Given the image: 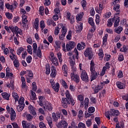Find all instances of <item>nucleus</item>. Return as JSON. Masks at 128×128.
<instances>
[{
  "instance_id": "obj_1",
  "label": "nucleus",
  "mask_w": 128,
  "mask_h": 128,
  "mask_svg": "<svg viewBox=\"0 0 128 128\" xmlns=\"http://www.w3.org/2000/svg\"><path fill=\"white\" fill-rule=\"evenodd\" d=\"M65 94L66 98H62L61 102L62 106L64 108H68V104H71L72 106H74L76 102H74V100L72 99V95H70L68 90H66Z\"/></svg>"
},
{
  "instance_id": "obj_2",
  "label": "nucleus",
  "mask_w": 128,
  "mask_h": 128,
  "mask_svg": "<svg viewBox=\"0 0 128 128\" xmlns=\"http://www.w3.org/2000/svg\"><path fill=\"white\" fill-rule=\"evenodd\" d=\"M84 54L86 58H88V60H92L94 54H92V49L91 48H87L86 50L84 52Z\"/></svg>"
},
{
  "instance_id": "obj_3",
  "label": "nucleus",
  "mask_w": 128,
  "mask_h": 128,
  "mask_svg": "<svg viewBox=\"0 0 128 128\" xmlns=\"http://www.w3.org/2000/svg\"><path fill=\"white\" fill-rule=\"evenodd\" d=\"M74 56H72V59L70 58V64L72 66H74V64H76V62H74V58H76V60H78V50L76 48H75L74 50Z\"/></svg>"
},
{
  "instance_id": "obj_4",
  "label": "nucleus",
  "mask_w": 128,
  "mask_h": 128,
  "mask_svg": "<svg viewBox=\"0 0 128 128\" xmlns=\"http://www.w3.org/2000/svg\"><path fill=\"white\" fill-rule=\"evenodd\" d=\"M9 28L13 34H16L17 36L18 34H22V31L16 26H10Z\"/></svg>"
},
{
  "instance_id": "obj_5",
  "label": "nucleus",
  "mask_w": 128,
  "mask_h": 128,
  "mask_svg": "<svg viewBox=\"0 0 128 128\" xmlns=\"http://www.w3.org/2000/svg\"><path fill=\"white\" fill-rule=\"evenodd\" d=\"M74 46H76V42L73 41H70L66 44V50L67 52H70Z\"/></svg>"
},
{
  "instance_id": "obj_6",
  "label": "nucleus",
  "mask_w": 128,
  "mask_h": 128,
  "mask_svg": "<svg viewBox=\"0 0 128 128\" xmlns=\"http://www.w3.org/2000/svg\"><path fill=\"white\" fill-rule=\"evenodd\" d=\"M42 106L45 111L48 110L49 112H52V104L48 102H45V103L43 104Z\"/></svg>"
},
{
  "instance_id": "obj_7",
  "label": "nucleus",
  "mask_w": 128,
  "mask_h": 128,
  "mask_svg": "<svg viewBox=\"0 0 128 128\" xmlns=\"http://www.w3.org/2000/svg\"><path fill=\"white\" fill-rule=\"evenodd\" d=\"M90 104V99L88 98H86L84 101H81L80 106L81 108H84V109L88 110V104Z\"/></svg>"
},
{
  "instance_id": "obj_8",
  "label": "nucleus",
  "mask_w": 128,
  "mask_h": 128,
  "mask_svg": "<svg viewBox=\"0 0 128 128\" xmlns=\"http://www.w3.org/2000/svg\"><path fill=\"white\" fill-rule=\"evenodd\" d=\"M68 124L66 122V121L62 120L58 123L56 126L61 128H68Z\"/></svg>"
},
{
  "instance_id": "obj_9",
  "label": "nucleus",
  "mask_w": 128,
  "mask_h": 128,
  "mask_svg": "<svg viewBox=\"0 0 128 128\" xmlns=\"http://www.w3.org/2000/svg\"><path fill=\"white\" fill-rule=\"evenodd\" d=\"M71 79L75 82H80V76L76 73L70 74Z\"/></svg>"
},
{
  "instance_id": "obj_10",
  "label": "nucleus",
  "mask_w": 128,
  "mask_h": 128,
  "mask_svg": "<svg viewBox=\"0 0 128 128\" xmlns=\"http://www.w3.org/2000/svg\"><path fill=\"white\" fill-rule=\"evenodd\" d=\"M106 0H104L103 1L100 2L99 9L98 8V7L95 8V10L96 12L100 14V12H102V10H104V4H106Z\"/></svg>"
},
{
  "instance_id": "obj_11",
  "label": "nucleus",
  "mask_w": 128,
  "mask_h": 128,
  "mask_svg": "<svg viewBox=\"0 0 128 128\" xmlns=\"http://www.w3.org/2000/svg\"><path fill=\"white\" fill-rule=\"evenodd\" d=\"M81 80L84 82H88V76L86 70H83L81 73Z\"/></svg>"
},
{
  "instance_id": "obj_12",
  "label": "nucleus",
  "mask_w": 128,
  "mask_h": 128,
  "mask_svg": "<svg viewBox=\"0 0 128 128\" xmlns=\"http://www.w3.org/2000/svg\"><path fill=\"white\" fill-rule=\"evenodd\" d=\"M68 32V30L66 29V26H64L62 29V34L59 36L60 40H64V36H66V34Z\"/></svg>"
},
{
  "instance_id": "obj_13",
  "label": "nucleus",
  "mask_w": 128,
  "mask_h": 128,
  "mask_svg": "<svg viewBox=\"0 0 128 128\" xmlns=\"http://www.w3.org/2000/svg\"><path fill=\"white\" fill-rule=\"evenodd\" d=\"M90 72V82H92L94 80H96L98 78V72L96 70H91Z\"/></svg>"
},
{
  "instance_id": "obj_14",
  "label": "nucleus",
  "mask_w": 128,
  "mask_h": 128,
  "mask_svg": "<svg viewBox=\"0 0 128 128\" xmlns=\"http://www.w3.org/2000/svg\"><path fill=\"white\" fill-rule=\"evenodd\" d=\"M50 84H52V88L56 92H58V88H60V84H58V82H57L55 84L54 82H50Z\"/></svg>"
},
{
  "instance_id": "obj_15",
  "label": "nucleus",
  "mask_w": 128,
  "mask_h": 128,
  "mask_svg": "<svg viewBox=\"0 0 128 128\" xmlns=\"http://www.w3.org/2000/svg\"><path fill=\"white\" fill-rule=\"evenodd\" d=\"M10 110V118L11 120L13 122V120H16V112L14 111V108H11Z\"/></svg>"
},
{
  "instance_id": "obj_16",
  "label": "nucleus",
  "mask_w": 128,
  "mask_h": 128,
  "mask_svg": "<svg viewBox=\"0 0 128 128\" xmlns=\"http://www.w3.org/2000/svg\"><path fill=\"white\" fill-rule=\"evenodd\" d=\"M28 108L31 114H32L33 116H36V112L35 108L34 106H32L30 105Z\"/></svg>"
},
{
  "instance_id": "obj_17",
  "label": "nucleus",
  "mask_w": 128,
  "mask_h": 128,
  "mask_svg": "<svg viewBox=\"0 0 128 128\" xmlns=\"http://www.w3.org/2000/svg\"><path fill=\"white\" fill-rule=\"evenodd\" d=\"M110 114L112 116H118L120 114V112L118 110L112 109L110 110Z\"/></svg>"
},
{
  "instance_id": "obj_18",
  "label": "nucleus",
  "mask_w": 128,
  "mask_h": 128,
  "mask_svg": "<svg viewBox=\"0 0 128 128\" xmlns=\"http://www.w3.org/2000/svg\"><path fill=\"white\" fill-rule=\"evenodd\" d=\"M51 74L50 76H52V78H54L56 76V67L54 66H52L51 67Z\"/></svg>"
},
{
  "instance_id": "obj_19",
  "label": "nucleus",
  "mask_w": 128,
  "mask_h": 128,
  "mask_svg": "<svg viewBox=\"0 0 128 128\" xmlns=\"http://www.w3.org/2000/svg\"><path fill=\"white\" fill-rule=\"evenodd\" d=\"M116 84L118 88H120V90H122L124 88H126L124 84L120 82H116Z\"/></svg>"
},
{
  "instance_id": "obj_20",
  "label": "nucleus",
  "mask_w": 128,
  "mask_h": 128,
  "mask_svg": "<svg viewBox=\"0 0 128 128\" xmlns=\"http://www.w3.org/2000/svg\"><path fill=\"white\" fill-rule=\"evenodd\" d=\"M30 126H32V124L30 122L27 123L26 121H22V126L24 128H30Z\"/></svg>"
},
{
  "instance_id": "obj_21",
  "label": "nucleus",
  "mask_w": 128,
  "mask_h": 128,
  "mask_svg": "<svg viewBox=\"0 0 128 128\" xmlns=\"http://www.w3.org/2000/svg\"><path fill=\"white\" fill-rule=\"evenodd\" d=\"M52 118L54 120V122H58V118H60V114H56L55 112H53L52 114Z\"/></svg>"
},
{
  "instance_id": "obj_22",
  "label": "nucleus",
  "mask_w": 128,
  "mask_h": 128,
  "mask_svg": "<svg viewBox=\"0 0 128 128\" xmlns=\"http://www.w3.org/2000/svg\"><path fill=\"white\" fill-rule=\"evenodd\" d=\"M120 18L118 16H116L115 22L114 23V28H117L120 24Z\"/></svg>"
},
{
  "instance_id": "obj_23",
  "label": "nucleus",
  "mask_w": 128,
  "mask_h": 128,
  "mask_svg": "<svg viewBox=\"0 0 128 128\" xmlns=\"http://www.w3.org/2000/svg\"><path fill=\"white\" fill-rule=\"evenodd\" d=\"M114 10L116 12V13L114 16H120V5H117L114 8Z\"/></svg>"
},
{
  "instance_id": "obj_24",
  "label": "nucleus",
  "mask_w": 128,
  "mask_h": 128,
  "mask_svg": "<svg viewBox=\"0 0 128 128\" xmlns=\"http://www.w3.org/2000/svg\"><path fill=\"white\" fill-rule=\"evenodd\" d=\"M38 98H39V102H38V104L39 106H44V97L42 96H39Z\"/></svg>"
},
{
  "instance_id": "obj_25",
  "label": "nucleus",
  "mask_w": 128,
  "mask_h": 128,
  "mask_svg": "<svg viewBox=\"0 0 128 128\" xmlns=\"http://www.w3.org/2000/svg\"><path fill=\"white\" fill-rule=\"evenodd\" d=\"M47 24L48 26H56V22H54V20H52V19H48L47 20Z\"/></svg>"
},
{
  "instance_id": "obj_26",
  "label": "nucleus",
  "mask_w": 128,
  "mask_h": 128,
  "mask_svg": "<svg viewBox=\"0 0 128 128\" xmlns=\"http://www.w3.org/2000/svg\"><path fill=\"white\" fill-rule=\"evenodd\" d=\"M122 26H118L117 28H116L114 30V32H116V34H120V32H122Z\"/></svg>"
},
{
  "instance_id": "obj_27",
  "label": "nucleus",
  "mask_w": 128,
  "mask_h": 128,
  "mask_svg": "<svg viewBox=\"0 0 128 128\" xmlns=\"http://www.w3.org/2000/svg\"><path fill=\"white\" fill-rule=\"evenodd\" d=\"M2 96L3 98H5L6 100H10V94L6 92H3L2 94Z\"/></svg>"
},
{
  "instance_id": "obj_28",
  "label": "nucleus",
  "mask_w": 128,
  "mask_h": 128,
  "mask_svg": "<svg viewBox=\"0 0 128 128\" xmlns=\"http://www.w3.org/2000/svg\"><path fill=\"white\" fill-rule=\"evenodd\" d=\"M116 20V16H114L112 18H110L108 20V23L107 24V26L110 28V26H112V22H114V20Z\"/></svg>"
},
{
  "instance_id": "obj_29",
  "label": "nucleus",
  "mask_w": 128,
  "mask_h": 128,
  "mask_svg": "<svg viewBox=\"0 0 128 128\" xmlns=\"http://www.w3.org/2000/svg\"><path fill=\"white\" fill-rule=\"evenodd\" d=\"M46 120L48 122L49 126L52 128V119L51 117L48 116L46 118Z\"/></svg>"
},
{
  "instance_id": "obj_30",
  "label": "nucleus",
  "mask_w": 128,
  "mask_h": 128,
  "mask_svg": "<svg viewBox=\"0 0 128 128\" xmlns=\"http://www.w3.org/2000/svg\"><path fill=\"white\" fill-rule=\"evenodd\" d=\"M25 104H19L17 106V110L18 112H22V110L24 108Z\"/></svg>"
},
{
  "instance_id": "obj_31",
  "label": "nucleus",
  "mask_w": 128,
  "mask_h": 128,
  "mask_svg": "<svg viewBox=\"0 0 128 128\" xmlns=\"http://www.w3.org/2000/svg\"><path fill=\"white\" fill-rule=\"evenodd\" d=\"M30 98L32 100H36V92H34L32 90H31Z\"/></svg>"
},
{
  "instance_id": "obj_32",
  "label": "nucleus",
  "mask_w": 128,
  "mask_h": 128,
  "mask_svg": "<svg viewBox=\"0 0 128 128\" xmlns=\"http://www.w3.org/2000/svg\"><path fill=\"white\" fill-rule=\"evenodd\" d=\"M33 26L34 28H36V30H38V18H37L36 19Z\"/></svg>"
},
{
  "instance_id": "obj_33",
  "label": "nucleus",
  "mask_w": 128,
  "mask_h": 128,
  "mask_svg": "<svg viewBox=\"0 0 128 128\" xmlns=\"http://www.w3.org/2000/svg\"><path fill=\"white\" fill-rule=\"evenodd\" d=\"M5 6L8 10H13L14 9V6L13 5L10 4L8 3L6 4Z\"/></svg>"
},
{
  "instance_id": "obj_34",
  "label": "nucleus",
  "mask_w": 128,
  "mask_h": 128,
  "mask_svg": "<svg viewBox=\"0 0 128 128\" xmlns=\"http://www.w3.org/2000/svg\"><path fill=\"white\" fill-rule=\"evenodd\" d=\"M37 54L38 56L40 58H42V50H40V46H38V48L36 54Z\"/></svg>"
},
{
  "instance_id": "obj_35",
  "label": "nucleus",
  "mask_w": 128,
  "mask_h": 128,
  "mask_svg": "<svg viewBox=\"0 0 128 128\" xmlns=\"http://www.w3.org/2000/svg\"><path fill=\"white\" fill-rule=\"evenodd\" d=\"M27 76L30 78L31 80L34 78V74L32 70H27Z\"/></svg>"
},
{
  "instance_id": "obj_36",
  "label": "nucleus",
  "mask_w": 128,
  "mask_h": 128,
  "mask_svg": "<svg viewBox=\"0 0 128 128\" xmlns=\"http://www.w3.org/2000/svg\"><path fill=\"white\" fill-rule=\"evenodd\" d=\"M108 34H106L103 37V42L102 44L104 46L106 45V42H108Z\"/></svg>"
},
{
  "instance_id": "obj_37",
  "label": "nucleus",
  "mask_w": 128,
  "mask_h": 128,
  "mask_svg": "<svg viewBox=\"0 0 128 128\" xmlns=\"http://www.w3.org/2000/svg\"><path fill=\"white\" fill-rule=\"evenodd\" d=\"M99 52V58H100V60H102V58H104V51L102 50V48H100Z\"/></svg>"
},
{
  "instance_id": "obj_38",
  "label": "nucleus",
  "mask_w": 128,
  "mask_h": 128,
  "mask_svg": "<svg viewBox=\"0 0 128 128\" xmlns=\"http://www.w3.org/2000/svg\"><path fill=\"white\" fill-rule=\"evenodd\" d=\"M32 48L34 54H36V50H38V44H36V43L33 44Z\"/></svg>"
},
{
  "instance_id": "obj_39",
  "label": "nucleus",
  "mask_w": 128,
  "mask_h": 128,
  "mask_svg": "<svg viewBox=\"0 0 128 128\" xmlns=\"http://www.w3.org/2000/svg\"><path fill=\"white\" fill-rule=\"evenodd\" d=\"M39 12L41 16H44V7L40 6L39 8Z\"/></svg>"
},
{
  "instance_id": "obj_40",
  "label": "nucleus",
  "mask_w": 128,
  "mask_h": 128,
  "mask_svg": "<svg viewBox=\"0 0 128 128\" xmlns=\"http://www.w3.org/2000/svg\"><path fill=\"white\" fill-rule=\"evenodd\" d=\"M88 22L92 26H94V19L92 18H89L88 19Z\"/></svg>"
},
{
  "instance_id": "obj_41",
  "label": "nucleus",
  "mask_w": 128,
  "mask_h": 128,
  "mask_svg": "<svg viewBox=\"0 0 128 128\" xmlns=\"http://www.w3.org/2000/svg\"><path fill=\"white\" fill-rule=\"evenodd\" d=\"M62 70L63 72L66 74H68V66L66 64L63 65L62 66Z\"/></svg>"
},
{
  "instance_id": "obj_42",
  "label": "nucleus",
  "mask_w": 128,
  "mask_h": 128,
  "mask_svg": "<svg viewBox=\"0 0 128 128\" xmlns=\"http://www.w3.org/2000/svg\"><path fill=\"white\" fill-rule=\"evenodd\" d=\"M83 16L84 12H81L80 14H78L76 17L77 20H78V22L80 21V20H82V18Z\"/></svg>"
},
{
  "instance_id": "obj_43",
  "label": "nucleus",
  "mask_w": 128,
  "mask_h": 128,
  "mask_svg": "<svg viewBox=\"0 0 128 128\" xmlns=\"http://www.w3.org/2000/svg\"><path fill=\"white\" fill-rule=\"evenodd\" d=\"M76 29L78 32H82V23H80V25H78Z\"/></svg>"
},
{
  "instance_id": "obj_44",
  "label": "nucleus",
  "mask_w": 128,
  "mask_h": 128,
  "mask_svg": "<svg viewBox=\"0 0 128 128\" xmlns=\"http://www.w3.org/2000/svg\"><path fill=\"white\" fill-rule=\"evenodd\" d=\"M12 96L14 100H15V102L18 100V95L16 92H13Z\"/></svg>"
},
{
  "instance_id": "obj_45",
  "label": "nucleus",
  "mask_w": 128,
  "mask_h": 128,
  "mask_svg": "<svg viewBox=\"0 0 128 128\" xmlns=\"http://www.w3.org/2000/svg\"><path fill=\"white\" fill-rule=\"evenodd\" d=\"M96 70V68H94V62L92 60L90 64V70Z\"/></svg>"
},
{
  "instance_id": "obj_46",
  "label": "nucleus",
  "mask_w": 128,
  "mask_h": 128,
  "mask_svg": "<svg viewBox=\"0 0 128 128\" xmlns=\"http://www.w3.org/2000/svg\"><path fill=\"white\" fill-rule=\"evenodd\" d=\"M6 16L8 20H12V14L10 12H6Z\"/></svg>"
},
{
  "instance_id": "obj_47",
  "label": "nucleus",
  "mask_w": 128,
  "mask_h": 128,
  "mask_svg": "<svg viewBox=\"0 0 128 128\" xmlns=\"http://www.w3.org/2000/svg\"><path fill=\"white\" fill-rule=\"evenodd\" d=\"M26 118L28 122H32V116L30 114H28L26 115Z\"/></svg>"
},
{
  "instance_id": "obj_48",
  "label": "nucleus",
  "mask_w": 128,
  "mask_h": 128,
  "mask_svg": "<svg viewBox=\"0 0 128 128\" xmlns=\"http://www.w3.org/2000/svg\"><path fill=\"white\" fill-rule=\"evenodd\" d=\"M46 74H50V68L49 66H46Z\"/></svg>"
},
{
  "instance_id": "obj_49",
  "label": "nucleus",
  "mask_w": 128,
  "mask_h": 128,
  "mask_svg": "<svg viewBox=\"0 0 128 128\" xmlns=\"http://www.w3.org/2000/svg\"><path fill=\"white\" fill-rule=\"evenodd\" d=\"M72 30H70L68 32V34L66 36L67 40H72Z\"/></svg>"
},
{
  "instance_id": "obj_50",
  "label": "nucleus",
  "mask_w": 128,
  "mask_h": 128,
  "mask_svg": "<svg viewBox=\"0 0 128 128\" xmlns=\"http://www.w3.org/2000/svg\"><path fill=\"white\" fill-rule=\"evenodd\" d=\"M56 55L58 58L60 62H62V53L58 52L56 54Z\"/></svg>"
},
{
  "instance_id": "obj_51",
  "label": "nucleus",
  "mask_w": 128,
  "mask_h": 128,
  "mask_svg": "<svg viewBox=\"0 0 128 128\" xmlns=\"http://www.w3.org/2000/svg\"><path fill=\"white\" fill-rule=\"evenodd\" d=\"M128 51V48H126V46L124 45L120 49V52H126Z\"/></svg>"
},
{
  "instance_id": "obj_52",
  "label": "nucleus",
  "mask_w": 128,
  "mask_h": 128,
  "mask_svg": "<svg viewBox=\"0 0 128 128\" xmlns=\"http://www.w3.org/2000/svg\"><path fill=\"white\" fill-rule=\"evenodd\" d=\"M77 49L78 50H84V47L81 44L78 43L76 46Z\"/></svg>"
},
{
  "instance_id": "obj_53",
  "label": "nucleus",
  "mask_w": 128,
  "mask_h": 128,
  "mask_svg": "<svg viewBox=\"0 0 128 128\" xmlns=\"http://www.w3.org/2000/svg\"><path fill=\"white\" fill-rule=\"evenodd\" d=\"M60 28L58 26H57L55 28V30H54V34L56 36H58V34H60Z\"/></svg>"
},
{
  "instance_id": "obj_54",
  "label": "nucleus",
  "mask_w": 128,
  "mask_h": 128,
  "mask_svg": "<svg viewBox=\"0 0 128 128\" xmlns=\"http://www.w3.org/2000/svg\"><path fill=\"white\" fill-rule=\"evenodd\" d=\"M18 104H24V97H22L20 98Z\"/></svg>"
},
{
  "instance_id": "obj_55",
  "label": "nucleus",
  "mask_w": 128,
  "mask_h": 128,
  "mask_svg": "<svg viewBox=\"0 0 128 128\" xmlns=\"http://www.w3.org/2000/svg\"><path fill=\"white\" fill-rule=\"evenodd\" d=\"M14 64L15 68H18V66H20V63L18 62V60L16 59L14 60Z\"/></svg>"
},
{
  "instance_id": "obj_56",
  "label": "nucleus",
  "mask_w": 128,
  "mask_h": 128,
  "mask_svg": "<svg viewBox=\"0 0 128 128\" xmlns=\"http://www.w3.org/2000/svg\"><path fill=\"white\" fill-rule=\"evenodd\" d=\"M55 44L56 48H60V42L58 40H56L55 42Z\"/></svg>"
},
{
  "instance_id": "obj_57",
  "label": "nucleus",
  "mask_w": 128,
  "mask_h": 128,
  "mask_svg": "<svg viewBox=\"0 0 128 128\" xmlns=\"http://www.w3.org/2000/svg\"><path fill=\"white\" fill-rule=\"evenodd\" d=\"M92 122L91 120H88L87 121H86V126H88V128L92 126Z\"/></svg>"
},
{
  "instance_id": "obj_58",
  "label": "nucleus",
  "mask_w": 128,
  "mask_h": 128,
  "mask_svg": "<svg viewBox=\"0 0 128 128\" xmlns=\"http://www.w3.org/2000/svg\"><path fill=\"white\" fill-rule=\"evenodd\" d=\"M88 112H89V114H92L93 112H94V108L90 107L88 109Z\"/></svg>"
},
{
  "instance_id": "obj_59",
  "label": "nucleus",
  "mask_w": 128,
  "mask_h": 128,
  "mask_svg": "<svg viewBox=\"0 0 128 128\" xmlns=\"http://www.w3.org/2000/svg\"><path fill=\"white\" fill-rule=\"evenodd\" d=\"M78 127L79 128H86V124L82 122H80L78 124Z\"/></svg>"
},
{
  "instance_id": "obj_60",
  "label": "nucleus",
  "mask_w": 128,
  "mask_h": 128,
  "mask_svg": "<svg viewBox=\"0 0 128 128\" xmlns=\"http://www.w3.org/2000/svg\"><path fill=\"white\" fill-rule=\"evenodd\" d=\"M32 90H34V92H36V90H38V88L36 87V82H33L32 83Z\"/></svg>"
},
{
  "instance_id": "obj_61",
  "label": "nucleus",
  "mask_w": 128,
  "mask_h": 128,
  "mask_svg": "<svg viewBox=\"0 0 128 128\" xmlns=\"http://www.w3.org/2000/svg\"><path fill=\"white\" fill-rule=\"evenodd\" d=\"M77 98L78 100H80V102H84V96L82 95H78Z\"/></svg>"
},
{
  "instance_id": "obj_62",
  "label": "nucleus",
  "mask_w": 128,
  "mask_h": 128,
  "mask_svg": "<svg viewBox=\"0 0 128 128\" xmlns=\"http://www.w3.org/2000/svg\"><path fill=\"white\" fill-rule=\"evenodd\" d=\"M24 49L23 48H19L18 50H17V54L20 56V54H22V52H24Z\"/></svg>"
},
{
  "instance_id": "obj_63",
  "label": "nucleus",
  "mask_w": 128,
  "mask_h": 128,
  "mask_svg": "<svg viewBox=\"0 0 128 128\" xmlns=\"http://www.w3.org/2000/svg\"><path fill=\"white\" fill-rule=\"evenodd\" d=\"M39 126L40 128H46V124H44V123L42 122H40L39 123Z\"/></svg>"
},
{
  "instance_id": "obj_64",
  "label": "nucleus",
  "mask_w": 128,
  "mask_h": 128,
  "mask_svg": "<svg viewBox=\"0 0 128 128\" xmlns=\"http://www.w3.org/2000/svg\"><path fill=\"white\" fill-rule=\"evenodd\" d=\"M12 124L14 128H20V126H18V124L16 122H12Z\"/></svg>"
}]
</instances>
